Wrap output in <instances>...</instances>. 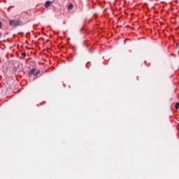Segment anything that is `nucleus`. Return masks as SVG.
<instances>
[{"label": "nucleus", "mask_w": 179, "mask_h": 179, "mask_svg": "<svg viewBox=\"0 0 179 179\" xmlns=\"http://www.w3.org/2000/svg\"><path fill=\"white\" fill-rule=\"evenodd\" d=\"M9 24L16 27V26H23V22L20 20H11L9 21Z\"/></svg>", "instance_id": "obj_1"}, {"label": "nucleus", "mask_w": 179, "mask_h": 179, "mask_svg": "<svg viewBox=\"0 0 179 179\" xmlns=\"http://www.w3.org/2000/svg\"><path fill=\"white\" fill-rule=\"evenodd\" d=\"M39 73L40 70H37L36 69H32L29 73L30 76L34 75V76H37V75H39Z\"/></svg>", "instance_id": "obj_2"}, {"label": "nucleus", "mask_w": 179, "mask_h": 179, "mask_svg": "<svg viewBox=\"0 0 179 179\" xmlns=\"http://www.w3.org/2000/svg\"><path fill=\"white\" fill-rule=\"evenodd\" d=\"M50 6H51V1H48L45 2L44 7L47 8H50Z\"/></svg>", "instance_id": "obj_3"}, {"label": "nucleus", "mask_w": 179, "mask_h": 179, "mask_svg": "<svg viewBox=\"0 0 179 179\" xmlns=\"http://www.w3.org/2000/svg\"><path fill=\"white\" fill-rule=\"evenodd\" d=\"M73 4L72 3L69 4L68 6L69 10H71V9H73Z\"/></svg>", "instance_id": "obj_4"}, {"label": "nucleus", "mask_w": 179, "mask_h": 179, "mask_svg": "<svg viewBox=\"0 0 179 179\" xmlns=\"http://www.w3.org/2000/svg\"><path fill=\"white\" fill-rule=\"evenodd\" d=\"M176 110H178V108H179V103L178 102L176 103Z\"/></svg>", "instance_id": "obj_5"}, {"label": "nucleus", "mask_w": 179, "mask_h": 179, "mask_svg": "<svg viewBox=\"0 0 179 179\" xmlns=\"http://www.w3.org/2000/svg\"><path fill=\"white\" fill-rule=\"evenodd\" d=\"M22 57H26V53L25 52H22Z\"/></svg>", "instance_id": "obj_6"}, {"label": "nucleus", "mask_w": 179, "mask_h": 179, "mask_svg": "<svg viewBox=\"0 0 179 179\" xmlns=\"http://www.w3.org/2000/svg\"><path fill=\"white\" fill-rule=\"evenodd\" d=\"M0 29H2V22L0 21Z\"/></svg>", "instance_id": "obj_7"}, {"label": "nucleus", "mask_w": 179, "mask_h": 179, "mask_svg": "<svg viewBox=\"0 0 179 179\" xmlns=\"http://www.w3.org/2000/svg\"><path fill=\"white\" fill-rule=\"evenodd\" d=\"M0 36H1V33H0Z\"/></svg>", "instance_id": "obj_8"}]
</instances>
